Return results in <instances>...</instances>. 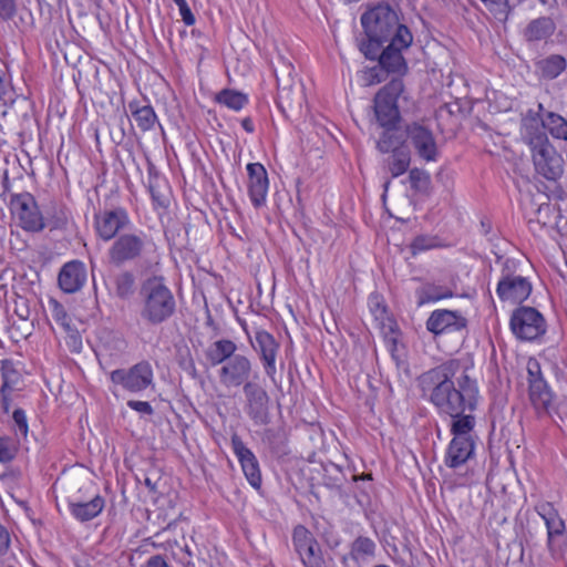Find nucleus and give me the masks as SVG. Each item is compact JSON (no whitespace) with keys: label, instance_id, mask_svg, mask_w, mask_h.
<instances>
[{"label":"nucleus","instance_id":"obj_38","mask_svg":"<svg viewBox=\"0 0 567 567\" xmlns=\"http://www.w3.org/2000/svg\"><path fill=\"white\" fill-rule=\"evenodd\" d=\"M216 102L233 111H240L248 104V96L235 90L224 89L216 95Z\"/></svg>","mask_w":567,"mask_h":567},{"label":"nucleus","instance_id":"obj_54","mask_svg":"<svg viewBox=\"0 0 567 567\" xmlns=\"http://www.w3.org/2000/svg\"><path fill=\"white\" fill-rule=\"evenodd\" d=\"M11 545V537L8 529L0 524V556H4Z\"/></svg>","mask_w":567,"mask_h":567},{"label":"nucleus","instance_id":"obj_21","mask_svg":"<svg viewBox=\"0 0 567 567\" xmlns=\"http://www.w3.org/2000/svg\"><path fill=\"white\" fill-rule=\"evenodd\" d=\"M466 319L457 311L447 309L434 310L426 320V329L435 334L461 331L466 327Z\"/></svg>","mask_w":567,"mask_h":567},{"label":"nucleus","instance_id":"obj_11","mask_svg":"<svg viewBox=\"0 0 567 567\" xmlns=\"http://www.w3.org/2000/svg\"><path fill=\"white\" fill-rule=\"evenodd\" d=\"M10 206L12 214L17 216L20 226L24 230L37 233L45 227L44 218L30 193L13 195Z\"/></svg>","mask_w":567,"mask_h":567},{"label":"nucleus","instance_id":"obj_36","mask_svg":"<svg viewBox=\"0 0 567 567\" xmlns=\"http://www.w3.org/2000/svg\"><path fill=\"white\" fill-rule=\"evenodd\" d=\"M545 131L558 140L567 141V120L554 112H545L544 114Z\"/></svg>","mask_w":567,"mask_h":567},{"label":"nucleus","instance_id":"obj_62","mask_svg":"<svg viewBox=\"0 0 567 567\" xmlns=\"http://www.w3.org/2000/svg\"><path fill=\"white\" fill-rule=\"evenodd\" d=\"M327 543L330 547H336L339 544L334 538H331V540L327 539Z\"/></svg>","mask_w":567,"mask_h":567},{"label":"nucleus","instance_id":"obj_51","mask_svg":"<svg viewBox=\"0 0 567 567\" xmlns=\"http://www.w3.org/2000/svg\"><path fill=\"white\" fill-rule=\"evenodd\" d=\"M173 1L177 4V7L179 9V13H181L183 22L186 25H193L195 23V17H194L190 8L188 7L186 0H173Z\"/></svg>","mask_w":567,"mask_h":567},{"label":"nucleus","instance_id":"obj_37","mask_svg":"<svg viewBox=\"0 0 567 567\" xmlns=\"http://www.w3.org/2000/svg\"><path fill=\"white\" fill-rule=\"evenodd\" d=\"M130 110L132 111V116L136 123V125L143 131H150L154 127L157 116L155 114L154 109L151 105H144L141 107H135L133 103L130 104Z\"/></svg>","mask_w":567,"mask_h":567},{"label":"nucleus","instance_id":"obj_46","mask_svg":"<svg viewBox=\"0 0 567 567\" xmlns=\"http://www.w3.org/2000/svg\"><path fill=\"white\" fill-rule=\"evenodd\" d=\"M18 452V446L14 440L10 436H0V462H11Z\"/></svg>","mask_w":567,"mask_h":567},{"label":"nucleus","instance_id":"obj_28","mask_svg":"<svg viewBox=\"0 0 567 567\" xmlns=\"http://www.w3.org/2000/svg\"><path fill=\"white\" fill-rule=\"evenodd\" d=\"M305 101L302 86L298 83H290L284 79L282 86L278 87L277 103L284 113L300 111Z\"/></svg>","mask_w":567,"mask_h":567},{"label":"nucleus","instance_id":"obj_40","mask_svg":"<svg viewBox=\"0 0 567 567\" xmlns=\"http://www.w3.org/2000/svg\"><path fill=\"white\" fill-rule=\"evenodd\" d=\"M402 138L396 134L394 128H385L377 142V148L381 153H394L396 150H404L402 147Z\"/></svg>","mask_w":567,"mask_h":567},{"label":"nucleus","instance_id":"obj_52","mask_svg":"<svg viewBox=\"0 0 567 567\" xmlns=\"http://www.w3.org/2000/svg\"><path fill=\"white\" fill-rule=\"evenodd\" d=\"M17 11L16 0H0V18L10 20Z\"/></svg>","mask_w":567,"mask_h":567},{"label":"nucleus","instance_id":"obj_31","mask_svg":"<svg viewBox=\"0 0 567 567\" xmlns=\"http://www.w3.org/2000/svg\"><path fill=\"white\" fill-rule=\"evenodd\" d=\"M237 346L234 341L228 339L217 340L212 343L206 352V359L210 365L216 367L218 364H225L231 355L235 354Z\"/></svg>","mask_w":567,"mask_h":567},{"label":"nucleus","instance_id":"obj_15","mask_svg":"<svg viewBox=\"0 0 567 567\" xmlns=\"http://www.w3.org/2000/svg\"><path fill=\"white\" fill-rule=\"evenodd\" d=\"M252 373V363L249 358L244 354H237L230 357L219 370L220 383L226 388H238L249 381Z\"/></svg>","mask_w":567,"mask_h":567},{"label":"nucleus","instance_id":"obj_3","mask_svg":"<svg viewBox=\"0 0 567 567\" xmlns=\"http://www.w3.org/2000/svg\"><path fill=\"white\" fill-rule=\"evenodd\" d=\"M141 318L147 324L159 326L168 321L176 312L173 291L162 276H152L141 286Z\"/></svg>","mask_w":567,"mask_h":567},{"label":"nucleus","instance_id":"obj_47","mask_svg":"<svg viewBox=\"0 0 567 567\" xmlns=\"http://www.w3.org/2000/svg\"><path fill=\"white\" fill-rule=\"evenodd\" d=\"M368 306L377 320L383 321L386 316V306L381 295L371 293L368 299Z\"/></svg>","mask_w":567,"mask_h":567},{"label":"nucleus","instance_id":"obj_8","mask_svg":"<svg viewBox=\"0 0 567 567\" xmlns=\"http://www.w3.org/2000/svg\"><path fill=\"white\" fill-rule=\"evenodd\" d=\"M535 171L548 181H557L564 173V158L549 138L537 142L529 147Z\"/></svg>","mask_w":567,"mask_h":567},{"label":"nucleus","instance_id":"obj_20","mask_svg":"<svg viewBox=\"0 0 567 567\" xmlns=\"http://www.w3.org/2000/svg\"><path fill=\"white\" fill-rule=\"evenodd\" d=\"M252 348L259 355L266 375L276 382V358L279 351V343L268 331L260 330L255 334Z\"/></svg>","mask_w":567,"mask_h":567},{"label":"nucleus","instance_id":"obj_14","mask_svg":"<svg viewBox=\"0 0 567 567\" xmlns=\"http://www.w3.org/2000/svg\"><path fill=\"white\" fill-rule=\"evenodd\" d=\"M246 399L245 412L256 425H265L269 422V395L258 383H246L243 388Z\"/></svg>","mask_w":567,"mask_h":567},{"label":"nucleus","instance_id":"obj_48","mask_svg":"<svg viewBox=\"0 0 567 567\" xmlns=\"http://www.w3.org/2000/svg\"><path fill=\"white\" fill-rule=\"evenodd\" d=\"M389 73L379 63L378 65L370 68L363 72V81L367 85H373L381 83L385 80Z\"/></svg>","mask_w":567,"mask_h":567},{"label":"nucleus","instance_id":"obj_55","mask_svg":"<svg viewBox=\"0 0 567 567\" xmlns=\"http://www.w3.org/2000/svg\"><path fill=\"white\" fill-rule=\"evenodd\" d=\"M69 333V340L68 343L76 351H79L82 347V339L79 334V332L71 327V331H66Z\"/></svg>","mask_w":567,"mask_h":567},{"label":"nucleus","instance_id":"obj_10","mask_svg":"<svg viewBox=\"0 0 567 567\" xmlns=\"http://www.w3.org/2000/svg\"><path fill=\"white\" fill-rule=\"evenodd\" d=\"M153 369L147 361H141L128 369H116L110 373L113 384L132 393L147 389L153 383Z\"/></svg>","mask_w":567,"mask_h":567},{"label":"nucleus","instance_id":"obj_45","mask_svg":"<svg viewBox=\"0 0 567 567\" xmlns=\"http://www.w3.org/2000/svg\"><path fill=\"white\" fill-rule=\"evenodd\" d=\"M293 65L284 59L282 56L279 58L277 64L274 65V72L277 80V86H282L284 79H289L290 83H296L293 80Z\"/></svg>","mask_w":567,"mask_h":567},{"label":"nucleus","instance_id":"obj_50","mask_svg":"<svg viewBox=\"0 0 567 567\" xmlns=\"http://www.w3.org/2000/svg\"><path fill=\"white\" fill-rule=\"evenodd\" d=\"M434 246H435L434 238H430L426 236H419L412 241L411 249H412L413 254L415 255L419 251L427 250L430 248H433Z\"/></svg>","mask_w":567,"mask_h":567},{"label":"nucleus","instance_id":"obj_61","mask_svg":"<svg viewBox=\"0 0 567 567\" xmlns=\"http://www.w3.org/2000/svg\"><path fill=\"white\" fill-rule=\"evenodd\" d=\"M2 70H0V94L4 92V81L2 79Z\"/></svg>","mask_w":567,"mask_h":567},{"label":"nucleus","instance_id":"obj_53","mask_svg":"<svg viewBox=\"0 0 567 567\" xmlns=\"http://www.w3.org/2000/svg\"><path fill=\"white\" fill-rule=\"evenodd\" d=\"M127 406L140 414L152 415L154 413V409L146 401L128 400Z\"/></svg>","mask_w":567,"mask_h":567},{"label":"nucleus","instance_id":"obj_33","mask_svg":"<svg viewBox=\"0 0 567 567\" xmlns=\"http://www.w3.org/2000/svg\"><path fill=\"white\" fill-rule=\"evenodd\" d=\"M567 66L566 59L559 54H551L537 62V70L544 79L553 80L560 75Z\"/></svg>","mask_w":567,"mask_h":567},{"label":"nucleus","instance_id":"obj_60","mask_svg":"<svg viewBox=\"0 0 567 567\" xmlns=\"http://www.w3.org/2000/svg\"><path fill=\"white\" fill-rule=\"evenodd\" d=\"M172 525L169 524L166 528H164L161 533H157L154 537L155 538H163L165 534L171 529Z\"/></svg>","mask_w":567,"mask_h":567},{"label":"nucleus","instance_id":"obj_63","mask_svg":"<svg viewBox=\"0 0 567 567\" xmlns=\"http://www.w3.org/2000/svg\"><path fill=\"white\" fill-rule=\"evenodd\" d=\"M389 185H390V182L388 181V182L384 184V190H385V192L388 190Z\"/></svg>","mask_w":567,"mask_h":567},{"label":"nucleus","instance_id":"obj_19","mask_svg":"<svg viewBox=\"0 0 567 567\" xmlns=\"http://www.w3.org/2000/svg\"><path fill=\"white\" fill-rule=\"evenodd\" d=\"M231 449L237 456L249 484L254 488L259 489L262 480L259 463L255 454L245 445L241 437L236 433L231 435Z\"/></svg>","mask_w":567,"mask_h":567},{"label":"nucleus","instance_id":"obj_16","mask_svg":"<svg viewBox=\"0 0 567 567\" xmlns=\"http://www.w3.org/2000/svg\"><path fill=\"white\" fill-rule=\"evenodd\" d=\"M529 381V399L538 413H548L553 403V393L540 373V365L536 360L527 364Z\"/></svg>","mask_w":567,"mask_h":567},{"label":"nucleus","instance_id":"obj_43","mask_svg":"<svg viewBox=\"0 0 567 567\" xmlns=\"http://www.w3.org/2000/svg\"><path fill=\"white\" fill-rule=\"evenodd\" d=\"M409 181L411 184V188L419 193H426L430 187V175L422 169L413 168L409 173Z\"/></svg>","mask_w":567,"mask_h":567},{"label":"nucleus","instance_id":"obj_44","mask_svg":"<svg viewBox=\"0 0 567 567\" xmlns=\"http://www.w3.org/2000/svg\"><path fill=\"white\" fill-rule=\"evenodd\" d=\"M49 308L52 318L65 330L71 331V319L66 313L63 305L55 299L49 300Z\"/></svg>","mask_w":567,"mask_h":567},{"label":"nucleus","instance_id":"obj_49","mask_svg":"<svg viewBox=\"0 0 567 567\" xmlns=\"http://www.w3.org/2000/svg\"><path fill=\"white\" fill-rule=\"evenodd\" d=\"M14 423V433L17 436L27 437L28 435V421L25 412L22 409H16L12 414Z\"/></svg>","mask_w":567,"mask_h":567},{"label":"nucleus","instance_id":"obj_12","mask_svg":"<svg viewBox=\"0 0 567 567\" xmlns=\"http://www.w3.org/2000/svg\"><path fill=\"white\" fill-rule=\"evenodd\" d=\"M535 512L542 517L546 526V547L554 556L560 553L561 548L556 544L557 538L566 533V522L559 515L558 509L551 502L539 501L534 506Z\"/></svg>","mask_w":567,"mask_h":567},{"label":"nucleus","instance_id":"obj_30","mask_svg":"<svg viewBox=\"0 0 567 567\" xmlns=\"http://www.w3.org/2000/svg\"><path fill=\"white\" fill-rule=\"evenodd\" d=\"M377 544L373 539L367 536H358L351 544L348 556H344L346 560L348 557L355 564H362L372 559L375 555Z\"/></svg>","mask_w":567,"mask_h":567},{"label":"nucleus","instance_id":"obj_58","mask_svg":"<svg viewBox=\"0 0 567 567\" xmlns=\"http://www.w3.org/2000/svg\"><path fill=\"white\" fill-rule=\"evenodd\" d=\"M184 370L187 371L188 374L192 375L193 378L197 377V370H196L195 363L192 359H189L188 362L185 363Z\"/></svg>","mask_w":567,"mask_h":567},{"label":"nucleus","instance_id":"obj_18","mask_svg":"<svg viewBox=\"0 0 567 567\" xmlns=\"http://www.w3.org/2000/svg\"><path fill=\"white\" fill-rule=\"evenodd\" d=\"M128 224V215L123 208L104 210L94 216L96 234L104 241L116 238L120 230L126 228Z\"/></svg>","mask_w":567,"mask_h":567},{"label":"nucleus","instance_id":"obj_25","mask_svg":"<svg viewBox=\"0 0 567 567\" xmlns=\"http://www.w3.org/2000/svg\"><path fill=\"white\" fill-rule=\"evenodd\" d=\"M543 111L544 106L539 103L538 112L529 110L522 120V137L529 147L535 145L536 141L543 142L548 138L545 132L544 115H540Z\"/></svg>","mask_w":567,"mask_h":567},{"label":"nucleus","instance_id":"obj_6","mask_svg":"<svg viewBox=\"0 0 567 567\" xmlns=\"http://www.w3.org/2000/svg\"><path fill=\"white\" fill-rule=\"evenodd\" d=\"M404 91L401 78L392 79L374 96V114L380 126L395 128L400 121L398 99Z\"/></svg>","mask_w":567,"mask_h":567},{"label":"nucleus","instance_id":"obj_57","mask_svg":"<svg viewBox=\"0 0 567 567\" xmlns=\"http://www.w3.org/2000/svg\"><path fill=\"white\" fill-rule=\"evenodd\" d=\"M241 126L247 132V133H254L255 132V126H254V122H252V118L247 116V117H244L241 120Z\"/></svg>","mask_w":567,"mask_h":567},{"label":"nucleus","instance_id":"obj_56","mask_svg":"<svg viewBox=\"0 0 567 567\" xmlns=\"http://www.w3.org/2000/svg\"><path fill=\"white\" fill-rule=\"evenodd\" d=\"M145 567H171L161 555H154L148 558Z\"/></svg>","mask_w":567,"mask_h":567},{"label":"nucleus","instance_id":"obj_41","mask_svg":"<svg viewBox=\"0 0 567 567\" xmlns=\"http://www.w3.org/2000/svg\"><path fill=\"white\" fill-rule=\"evenodd\" d=\"M167 544V549H169L174 556L182 561L186 567H194L192 563V557L194 556L195 550L186 543L185 537H183V544L178 540L165 539Z\"/></svg>","mask_w":567,"mask_h":567},{"label":"nucleus","instance_id":"obj_39","mask_svg":"<svg viewBox=\"0 0 567 567\" xmlns=\"http://www.w3.org/2000/svg\"><path fill=\"white\" fill-rule=\"evenodd\" d=\"M115 293L117 297L125 299L133 295L135 277L128 270H122L114 279Z\"/></svg>","mask_w":567,"mask_h":567},{"label":"nucleus","instance_id":"obj_26","mask_svg":"<svg viewBox=\"0 0 567 567\" xmlns=\"http://www.w3.org/2000/svg\"><path fill=\"white\" fill-rule=\"evenodd\" d=\"M474 439L453 437L446 449L444 463L450 468H457L474 456Z\"/></svg>","mask_w":567,"mask_h":567},{"label":"nucleus","instance_id":"obj_64","mask_svg":"<svg viewBox=\"0 0 567 567\" xmlns=\"http://www.w3.org/2000/svg\"><path fill=\"white\" fill-rule=\"evenodd\" d=\"M540 3L546 4L547 0H538Z\"/></svg>","mask_w":567,"mask_h":567},{"label":"nucleus","instance_id":"obj_1","mask_svg":"<svg viewBox=\"0 0 567 567\" xmlns=\"http://www.w3.org/2000/svg\"><path fill=\"white\" fill-rule=\"evenodd\" d=\"M460 370L458 360H447L419 377V386L424 396L436 408L440 414L450 417L460 416L466 411L473 412L477 405L478 386L466 371L453 379Z\"/></svg>","mask_w":567,"mask_h":567},{"label":"nucleus","instance_id":"obj_17","mask_svg":"<svg viewBox=\"0 0 567 567\" xmlns=\"http://www.w3.org/2000/svg\"><path fill=\"white\" fill-rule=\"evenodd\" d=\"M406 137L415 150L416 154L426 162H434L437 158V145L432 131L413 122L405 127Z\"/></svg>","mask_w":567,"mask_h":567},{"label":"nucleus","instance_id":"obj_34","mask_svg":"<svg viewBox=\"0 0 567 567\" xmlns=\"http://www.w3.org/2000/svg\"><path fill=\"white\" fill-rule=\"evenodd\" d=\"M411 156L410 152L404 150H396L384 159L385 167L393 178L404 174L410 166Z\"/></svg>","mask_w":567,"mask_h":567},{"label":"nucleus","instance_id":"obj_24","mask_svg":"<svg viewBox=\"0 0 567 567\" xmlns=\"http://www.w3.org/2000/svg\"><path fill=\"white\" fill-rule=\"evenodd\" d=\"M68 506L74 519L85 523L97 517L105 507V499L96 494L89 501L80 499L76 496H71L68 499Z\"/></svg>","mask_w":567,"mask_h":567},{"label":"nucleus","instance_id":"obj_13","mask_svg":"<svg viewBox=\"0 0 567 567\" xmlns=\"http://www.w3.org/2000/svg\"><path fill=\"white\" fill-rule=\"evenodd\" d=\"M292 545L305 567H323L320 546L312 533L303 525H297L293 528Z\"/></svg>","mask_w":567,"mask_h":567},{"label":"nucleus","instance_id":"obj_22","mask_svg":"<svg viewBox=\"0 0 567 567\" xmlns=\"http://www.w3.org/2000/svg\"><path fill=\"white\" fill-rule=\"evenodd\" d=\"M248 173V195L255 208H260L266 204L269 181L266 168L260 163H249Z\"/></svg>","mask_w":567,"mask_h":567},{"label":"nucleus","instance_id":"obj_42","mask_svg":"<svg viewBox=\"0 0 567 567\" xmlns=\"http://www.w3.org/2000/svg\"><path fill=\"white\" fill-rule=\"evenodd\" d=\"M499 22H505L511 13L508 0H481Z\"/></svg>","mask_w":567,"mask_h":567},{"label":"nucleus","instance_id":"obj_2","mask_svg":"<svg viewBox=\"0 0 567 567\" xmlns=\"http://www.w3.org/2000/svg\"><path fill=\"white\" fill-rule=\"evenodd\" d=\"M361 24L367 35L359 44L360 51L367 59L378 55L386 42H391L403 29L396 12L389 4H379L361 16Z\"/></svg>","mask_w":567,"mask_h":567},{"label":"nucleus","instance_id":"obj_4","mask_svg":"<svg viewBox=\"0 0 567 567\" xmlns=\"http://www.w3.org/2000/svg\"><path fill=\"white\" fill-rule=\"evenodd\" d=\"M501 264V276L496 287L497 297L512 305L522 303L532 293V284L523 275L518 274L519 261L514 258L497 257Z\"/></svg>","mask_w":567,"mask_h":567},{"label":"nucleus","instance_id":"obj_9","mask_svg":"<svg viewBox=\"0 0 567 567\" xmlns=\"http://www.w3.org/2000/svg\"><path fill=\"white\" fill-rule=\"evenodd\" d=\"M413 41V35L409 29H403L386 47L378 51L372 60H378L388 73H398L400 75L408 71V64L402 55V51L408 49Z\"/></svg>","mask_w":567,"mask_h":567},{"label":"nucleus","instance_id":"obj_35","mask_svg":"<svg viewBox=\"0 0 567 567\" xmlns=\"http://www.w3.org/2000/svg\"><path fill=\"white\" fill-rule=\"evenodd\" d=\"M451 419L450 431L453 437L474 439L472 433L475 427V417L472 414L463 413Z\"/></svg>","mask_w":567,"mask_h":567},{"label":"nucleus","instance_id":"obj_29","mask_svg":"<svg viewBox=\"0 0 567 567\" xmlns=\"http://www.w3.org/2000/svg\"><path fill=\"white\" fill-rule=\"evenodd\" d=\"M556 30L554 20L549 17H539L528 22L523 31L527 42H539L550 38Z\"/></svg>","mask_w":567,"mask_h":567},{"label":"nucleus","instance_id":"obj_5","mask_svg":"<svg viewBox=\"0 0 567 567\" xmlns=\"http://www.w3.org/2000/svg\"><path fill=\"white\" fill-rule=\"evenodd\" d=\"M148 237L143 231L118 235L107 250L109 262L115 267L141 260L147 249Z\"/></svg>","mask_w":567,"mask_h":567},{"label":"nucleus","instance_id":"obj_59","mask_svg":"<svg viewBox=\"0 0 567 567\" xmlns=\"http://www.w3.org/2000/svg\"><path fill=\"white\" fill-rule=\"evenodd\" d=\"M65 217H58L52 224L51 221L48 223L52 228H58L64 223Z\"/></svg>","mask_w":567,"mask_h":567},{"label":"nucleus","instance_id":"obj_27","mask_svg":"<svg viewBox=\"0 0 567 567\" xmlns=\"http://www.w3.org/2000/svg\"><path fill=\"white\" fill-rule=\"evenodd\" d=\"M86 280V270L83 262L73 260L66 262L59 272L60 288L68 293H73L82 288Z\"/></svg>","mask_w":567,"mask_h":567},{"label":"nucleus","instance_id":"obj_7","mask_svg":"<svg viewBox=\"0 0 567 567\" xmlns=\"http://www.w3.org/2000/svg\"><path fill=\"white\" fill-rule=\"evenodd\" d=\"M509 327L517 339L534 341L545 334L546 320L537 309L522 306L513 311Z\"/></svg>","mask_w":567,"mask_h":567},{"label":"nucleus","instance_id":"obj_32","mask_svg":"<svg viewBox=\"0 0 567 567\" xmlns=\"http://www.w3.org/2000/svg\"><path fill=\"white\" fill-rule=\"evenodd\" d=\"M415 295L417 297V305L422 306L429 302H436L445 298H451L454 296V292L447 286L426 282L416 289Z\"/></svg>","mask_w":567,"mask_h":567},{"label":"nucleus","instance_id":"obj_23","mask_svg":"<svg viewBox=\"0 0 567 567\" xmlns=\"http://www.w3.org/2000/svg\"><path fill=\"white\" fill-rule=\"evenodd\" d=\"M1 379L2 385L0 388V403L4 413L10 410V393L19 390L22 383L21 373L16 368L14 363L10 359L1 361Z\"/></svg>","mask_w":567,"mask_h":567}]
</instances>
